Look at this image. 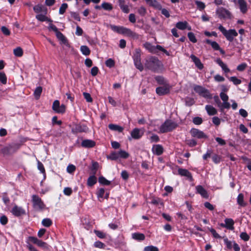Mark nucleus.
Returning a JSON list of instances; mask_svg holds the SVG:
<instances>
[{
    "label": "nucleus",
    "mask_w": 251,
    "mask_h": 251,
    "mask_svg": "<svg viewBox=\"0 0 251 251\" xmlns=\"http://www.w3.org/2000/svg\"><path fill=\"white\" fill-rule=\"evenodd\" d=\"M145 66L153 72H158L162 66V63L156 57L150 56L146 59Z\"/></svg>",
    "instance_id": "nucleus-1"
},
{
    "label": "nucleus",
    "mask_w": 251,
    "mask_h": 251,
    "mask_svg": "<svg viewBox=\"0 0 251 251\" xmlns=\"http://www.w3.org/2000/svg\"><path fill=\"white\" fill-rule=\"evenodd\" d=\"M178 126V124L171 120H166L160 126L159 131L160 133H167L175 129Z\"/></svg>",
    "instance_id": "nucleus-2"
},
{
    "label": "nucleus",
    "mask_w": 251,
    "mask_h": 251,
    "mask_svg": "<svg viewBox=\"0 0 251 251\" xmlns=\"http://www.w3.org/2000/svg\"><path fill=\"white\" fill-rule=\"evenodd\" d=\"M218 28L225 36L226 39L230 42H233L234 40V37H236L238 35V33L234 29H231L227 30L221 25H219Z\"/></svg>",
    "instance_id": "nucleus-3"
},
{
    "label": "nucleus",
    "mask_w": 251,
    "mask_h": 251,
    "mask_svg": "<svg viewBox=\"0 0 251 251\" xmlns=\"http://www.w3.org/2000/svg\"><path fill=\"white\" fill-rule=\"evenodd\" d=\"M32 202L33 203V207L36 211L42 210L45 207V205L43 201L38 195H32Z\"/></svg>",
    "instance_id": "nucleus-4"
},
{
    "label": "nucleus",
    "mask_w": 251,
    "mask_h": 251,
    "mask_svg": "<svg viewBox=\"0 0 251 251\" xmlns=\"http://www.w3.org/2000/svg\"><path fill=\"white\" fill-rule=\"evenodd\" d=\"M52 108L57 113H64L66 111V106L64 104L60 105L59 101L55 100L53 102Z\"/></svg>",
    "instance_id": "nucleus-5"
},
{
    "label": "nucleus",
    "mask_w": 251,
    "mask_h": 251,
    "mask_svg": "<svg viewBox=\"0 0 251 251\" xmlns=\"http://www.w3.org/2000/svg\"><path fill=\"white\" fill-rule=\"evenodd\" d=\"M28 241H30L35 244H36L38 246L44 248L48 249L49 245L45 242L42 241L37 238L35 237L29 236L28 238Z\"/></svg>",
    "instance_id": "nucleus-6"
},
{
    "label": "nucleus",
    "mask_w": 251,
    "mask_h": 251,
    "mask_svg": "<svg viewBox=\"0 0 251 251\" xmlns=\"http://www.w3.org/2000/svg\"><path fill=\"white\" fill-rule=\"evenodd\" d=\"M18 147L13 145L5 146L1 149V152L4 155H10L16 151Z\"/></svg>",
    "instance_id": "nucleus-7"
},
{
    "label": "nucleus",
    "mask_w": 251,
    "mask_h": 251,
    "mask_svg": "<svg viewBox=\"0 0 251 251\" xmlns=\"http://www.w3.org/2000/svg\"><path fill=\"white\" fill-rule=\"evenodd\" d=\"M190 133L193 137L198 139L207 138V136L202 131L197 128H192Z\"/></svg>",
    "instance_id": "nucleus-8"
},
{
    "label": "nucleus",
    "mask_w": 251,
    "mask_h": 251,
    "mask_svg": "<svg viewBox=\"0 0 251 251\" xmlns=\"http://www.w3.org/2000/svg\"><path fill=\"white\" fill-rule=\"evenodd\" d=\"M217 14L220 18H228L231 19V14L225 8H221L217 12Z\"/></svg>",
    "instance_id": "nucleus-9"
},
{
    "label": "nucleus",
    "mask_w": 251,
    "mask_h": 251,
    "mask_svg": "<svg viewBox=\"0 0 251 251\" xmlns=\"http://www.w3.org/2000/svg\"><path fill=\"white\" fill-rule=\"evenodd\" d=\"M144 134L143 130L135 128L131 132V137L135 139H140Z\"/></svg>",
    "instance_id": "nucleus-10"
},
{
    "label": "nucleus",
    "mask_w": 251,
    "mask_h": 251,
    "mask_svg": "<svg viewBox=\"0 0 251 251\" xmlns=\"http://www.w3.org/2000/svg\"><path fill=\"white\" fill-rule=\"evenodd\" d=\"M88 129L87 127L85 125H76L72 129V132L74 133L78 132H86Z\"/></svg>",
    "instance_id": "nucleus-11"
},
{
    "label": "nucleus",
    "mask_w": 251,
    "mask_h": 251,
    "mask_svg": "<svg viewBox=\"0 0 251 251\" xmlns=\"http://www.w3.org/2000/svg\"><path fill=\"white\" fill-rule=\"evenodd\" d=\"M11 212L12 214L16 217H19L21 215L25 214V210L22 207H18L17 205H15L12 208Z\"/></svg>",
    "instance_id": "nucleus-12"
},
{
    "label": "nucleus",
    "mask_w": 251,
    "mask_h": 251,
    "mask_svg": "<svg viewBox=\"0 0 251 251\" xmlns=\"http://www.w3.org/2000/svg\"><path fill=\"white\" fill-rule=\"evenodd\" d=\"M81 145L85 148H91L95 146L96 142L92 140L85 139L82 141Z\"/></svg>",
    "instance_id": "nucleus-13"
},
{
    "label": "nucleus",
    "mask_w": 251,
    "mask_h": 251,
    "mask_svg": "<svg viewBox=\"0 0 251 251\" xmlns=\"http://www.w3.org/2000/svg\"><path fill=\"white\" fill-rule=\"evenodd\" d=\"M33 10L36 13H41L45 15L47 13V8L42 4H37L34 6Z\"/></svg>",
    "instance_id": "nucleus-14"
},
{
    "label": "nucleus",
    "mask_w": 251,
    "mask_h": 251,
    "mask_svg": "<svg viewBox=\"0 0 251 251\" xmlns=\"http://www.w3.org/2000/svg\"><path fill=\"white\" fill-rule=\"evenodd\" d=\"M190 58L199 69L202 70L203 68V65L199 58L194 54H191Z\"/></svg>",
    "instance_id": "nucleus-15"
},
{
    "label": "nucleus",
    "mask_w": 251,
    "mask_h": 251,
    "mask_svg": "<svg viewBox=\"0 0 251 251\" xmlns=\"http://www.w3.org/2000/svg\"><path fill=\"white\" fill-rule=\"evenodd\" d=\"M57 38L60 40L64 45L67 47H70V44L68 42V40L64 36V35L59 31H58L55 33Z\"/></svg>",
    "instance_id": "nucleus-16"
},
{
    "label": "nucleus",
    "mask_w": 251,
    "mask_h": 251,
    "mask_svg": "<svg viewBox=\"0 0 251 251\" xmlns=\"http://www.w3.org/2000/svg\"><path fill=\"white\" fill-rule=\"evenodd\" d=\"M197 192L200 194L203 198H208V195L206 190L201 185H198L196 187Z\"/></svg>",
    "instance_id": "nucleus-17"
},
{
    "label": "nucleus",
    "mask_w": 251,
    "mask_h": 251,
    "mask_svg": "<svg viewBox=\"0 0 251 251\" xmlns=\"http://www.w3.org/2000/svg\"><path fill=\"white\" fill-rule=\"evenodd\" d=\"M150 6L158 10L161 9V5L156 0H145Z\"/></svg>",
    "instance_id": "nucleus-18"
},
{
    "label": "nucleus",
    "mask_w": 251,
    "mask_h": 251,
    "mask_svg": "<svg viewBox=\"0 0 251 251\" xmlns=\"http://www.w3.org/2000/svg\"><path fill=\"white\" fill-rule=\"evenodd\" d=\"M170 89L166 86H161L156 88V92L159 95H164L169 93Z\"/></svg>",
    "instance_id": "nucleus-19"
},
{
    "label": "nucleus",
    "mask_w": 251,
    "mask_h": 251,
    "mask_svg": "<svg viewBox=\"0 0 251 251\" xmlns=\"http://www.w3.org/2000/svg\"><path fill=\"white\" fill-rule=\"evenodd\" d=\"M178 173L179 175L181 176H184L187 177L190 180L192 179V176L190 172H189L187 170L179 168L178 169Z\"/></svg>",
    "instance_id": "nucleus-20"
},
{
    "label": "nucleus",
    "mask_w": 251,
    "mask_h": 251,
    "mask_svg": "<svg viewBox=\"0 0 251 251\" xmlns=\"http://www.w3.org/2000/svg\"><path fill=\"white\" fill-rule=\"evenodd\" d=\"M238 4L241 12L245 14L248 10L247 3L245 0H238Z\"/></svg>",
    "instance_id": "nucleus-21"
},
{
    "label": "nucleus",
    "mask_w": 251,
    "mask_h": 251,
    "mask_svg": "<svg viewBox=\"0 0 251 251\" xmlns=\"http://www.w3.org/2000/svg\"><path fill=\"white\" fill-rule=\"evenodd\" d=\"M111 28L113 31H116L118 33L125 35L126 31L127 28L125 27L124 26H119L114 25H111Z\"/></svg>",
    "instance_id": "nucleus-22"
},
{
    "label": "nucleus",
    "mask_w": 251,
    "mask_h": 251,
    "mask_svg": "<svg viewBox=\"0 0 251 251\" xmlns=\"http://www.w3.org/2000/svg\"><path fill=\"white\" fill-rule=\"evenodd\" d=\"M152 151L157 155H160L163 152V147L160 145H154L152 148Z\"/></svg>",
    "instance_id": "nucleus-23"
},
{
    "label": "nucleus",
    "mask_w": 251,
    "mask_h": 251,
    "mask_svg": "<svg viewBox=\"0 0 251 251\" xmlns=\"http://www.w3.org/2000/svg\"><path fill=\"white\" fill-rule=\"evenodd\" d=\"M119 6L123 12L128 13L129 12V9L128 5L125 4L124 0H119Z\"/></svg>",
    "instance_id": "nucleus-24"
},
{
    "label": "nucleus",
    "mask_w": 251,
    "mask_h": 251,
    "mask_svg": "<svg viewBox=\"0 0 251 251\" xmlns=\"http://www.w3.org/2000/svg\"><path fill=\"white\" fill-rule=\"evenodd\" d=\"M225 226H226V228L230 229L233 230L234 229V221L230 218H226L225 220Z\"/></svg>",
    "instance_id": "nucleus-25"
},
{
    "label": "nucleus",
    "mask_w": 251,
    "mask_h": 251,
    "mask_svg": "<svg viewBox=\"0 0 251 251\" xmlns=\"http://www.w3.org/2000/svg\"><path fill=\"white\" fill-rule=\"evenodd\" d=\"M216 62L222 68L225 73H227L230 72V70L228 68L226 65L225 64L220 58L217 59Z\"/></svg>",
    "instance_id": "nucleus-26"
},
{
    "label": "nucleus",
    "mask_w": 251,
    "mask_h": 251,
    "mask_svg": "<svg viewBox=\"0 0 251 251\" xmlns=\"http://www.w3.org/2000/svg\"><path fill=\"white\" fill-rule=\"evenodd\" d=\"M205 109L209 115H214L217 113V110L212 105H206Z\"/></svg>",
    "instance_id": "nucleus-27"
},
{
    "label": "nucleus",
    "mask_w": 251,
    "mask_h": 251,
    "mask_svg": "<svg viewBox=\"0 0 251 251\" xmlns=\"http://www.w3.org/2000/svg\"><path fill=\"white\" fill-rule=\"evenodd\" d=\"M133 239L138 241H143L145 239V235L143 233L136 232L132 234Z\"/></svg>",
    "instance_id": "nucleus-28"
},
{
    "label": "nucleus",
    "mask_w": 251,
    "mask_h": 251,
    "mask_svg": "<svg viewBox=\"0 0 251 251\" xmlns=\"http://www.w3.org/2000/svg\"><path fill=\"white\" fill-rule=\"evenodd\" d=\"M237 201L238 204L242 207H245L247 205V203L244 202V195L242 193H240L238 195L237 199Z\"/></svg>",
    "instance_id": "nucleus-29"
},
{
    "label": "nucleus",
    "mask_w": 251,
    "mask_h": 251,
    "mask_svg": "<svg viewBox=\"0 0 251 251\" xmlns=\"http://www.w3.org/2000/svg\"><path fill=\"white\" fill-rule=\"evenodd\" d=\"M125 35L133 38L138 39L139 38V35L136 33L132 31L130 29L127 28Z\"/></svg>",
    "instance_id": "nucleus-30"
},
{
    "label": "nucleus",
    "mask_w": 251,
    "mask_h": 251,
    "mask_svg": "<svg viewBox=\"0 0 251 251\" xmlns=\"http://www.w3.org/2000/svg\"><path fill=\"white\" fill-rule=\"evenodd\" d=\"M108 127L112 130L118 131L119 132H122L124 130L123 127L122 126L112 124L108 125Z\"/></svg>",
    "instance_id": "nucleus-31"
},
{
    "label": "nucleus",
    "mask_w": 251,
    "mask_h": 251,
    "mask_svg": "<svg viewBox=\"0 0 251 251\" xmlns=\"http://www.w3.org/2000/svg\"><path fill=\"white\" fill-rule=\"evenodd\" d=\"M97 183V177L94 175H92L87 179V184L89 186H93Z\"/></svg>",
    "instance_id": "nucleus-32"
},
{
    "label": "nucleus",
    "mask_w": 251,
    "mask_h": 251,
    "mask_svg": "<svg viewBox=\"0 0 251 251\" xmlns=\"http://www.w3.org/2000/svg\"><path fill=\"white\" fill-rule=\"evenodd\" d=\"M36 18L39 21L44 22V21H48L50 23L52 22V20L50 19H49L46 15L43 14H38L36 16Z\"/></svg>",
    "instance_id": "nucleus-33"
},
{
    "label": "nucleus",
    "mask_w": 251,
    "mask_h": 251,
    "mask_svg": "<svg viewBox=\"0 0 251 251\" xmlns=\"http://www.w3.org/2000/svg\"><path fill=\"white\" fill-rule=\"evenodd\" d=\"M206 43L211 46L212 48L216 50H218L220 49V47L219 44L215 41H211L209 39L206 40Z\"/></svg>",
    "instance_id": "nucleus-34"
},
{
    "label": "nucleus",
    "mask_w": 251,
    "mask_h": 251,
    "mask_svg": "<svg viewBox=\"0 0 251 251\" xmlns=\"http://www.w3.org/2000/svg\"><path fill=\"white\" fill-rule=\"evenodd\" d=\"M134 62L141 60V50L140 49H136L133 55Z\"/></svg>",
    "instance_id": "nucleus-35"
},
{
    "label": "nucleus",
    "mask_w": 251,
    "mask_h": 251,
    "mask_svg": "<svg viewBox=\"0 0 251 251\" xmlns=\"http://www.w3.org/2000/svg\"><path fill=\"white\" fill-rule=\"evenodd\" d=\"M144 47L151 52H155V47L152 46L151 43L146 42L144 44Z\"/></svg>",
    "instance_id": "nucleus-36"
},
{
    "label": "nucleus",
    "mask_w": 251,
    "mask_h": 251,
    "mask_svg": "<svg viewBox=\"0 0 251 251\" xmlns=\"http://www.w3.org/2000/svg\"><path fill=\"white\" fill-rule=\"evenodd\" d=\"M188 23L185 22H179L176 23V26L179 29L184 30L187 28Z\"/></svg>",
    "instance_id": "nucleus-37"
},
{
    "label": "nucleus",
    "mask_w": 251,
    "mask_h": 251,
    "mask_svg": "<svg viewBox=\"0 0 251 251\" xmlns=\"http://www.w3.org/2000/svg\"><path fill=\"white\" fill-rule=\"evenodd\" d=\"M119 158L118 152L116 151H112L107 156V158L111 160H116Z\"/></svg>",
    "instance_id": "nucleus-38"
},
{
    "label": "nucleus",
    "mask_w": 251,
    "mask_h": 251,
    "mask_svg": "<svg viewBox=\"0 0 251 251\" xmlns=\"http://www.w3.org/2000/svg\"><path fill=\"white\" fill-rule=\"evenodd\" d=\"M194 91L201 95V94L203 93V91H206V89L201 86L196 85L194 87Z\"/></svg>",
    "instance_id": "nucleus-39"
},
{
    "label": "nucleus",
    "mask_w": 251,
    "mask_h": 251,
    "mask_svg": "<svg viewBox=\"0 0 251 251\" xmlns=\"http://www.w3.org/2000/svg\"><path fill=\"white\" fill-rule=\"evenodd\" d=\"M101 7L102 8H103L105 10L107 11H111L113 9V6L112 4L106 2H103L101 5Z\"/></svg>",
    "instance_id": "nucleus-40"
},
{
    "label": "nucleus",
    "mask_w": 251,
    "mask_h": 251,
    "mask_svg": "<svg viewBox=\"0 0 251 251\" xmlns=\"http://www.w3.org/2000/svg\"><path fill=\"white\" fill-rule=\"evenodd\" d=\"M99 165L97 162H93L91 168V173L92 175L95 176L97 173V171L99 168Z\"/></svg>",
    "instance_id": "nucleus-41"
},
{
    "label": "nucleus",
    "mask_w": 251,
    "mask_h": 251,
    "mask_svg": "<svg viewBox=\"0 0 251 251\" xmlns=\"http://www.w3.org/2000/svg\"><path fill=\"white\" fill-rule=\"evenodd\" d=\"M42 92V88L41 86H39L36 88L34 92V95L36 100L39 99L40 95Z\"/></svg>",
    "instance_id": "nucleus-42"
},
{
    "label": "nucleus",
    "mask_w": 251,
    "mask_h": 251,
    "mask_svg": "<svg viewBox=\"0 0 251 251\" xmlns=\"http://www.w3.org/2000/svg\"><path fill=\"white\" fill-rule=\"evenodd\" d=\"M99 182L103 185H109L111 182L107 180L104 176H101L99 178Z\"/></svg>",
    "instance_id": "nucleus-43"
},
{
    "label": "nucleus",
    "mask_w": 251,
    "mask_h": 251,
    "mask_svg": "<svg viewBox=\"0 0 251 251\" xmlns=\"http://www.w3.org/2000/svg\"><path fill=\"white\" fill-rule=\"evenodd\" d=\"M80 50L82 53L85 55H88L90 53V50L86 46H81Z\"/></svg>",
    "instance_id": "nucleus-44"
},
{
    "label": "nucleus",
    "mask_w": 251,
    "mask_h": 251,
    "mask_svg": "<svg viewBox=\"0 0 251 251\" xmlns=\"http://www.w3.org/2000/svg\"><path fill=\"white\" fill-rule=\"evenodd\" d=\"M14 55L16 56L21 57L23 54V51L21 47H17L13 50Z\"/></svg>",
    "instance_id": "nucleus-45"
},
{
    "label": "nucleus",
    "mask_w": 251,
    "mask_h": 251,
    "mask_svg": "<svg viewBox=\"0 0 251 251\" xmlns=\"http://www.w3.org/2000/svg\"><path fill=\"white\" fill-rule=\"evenodd\" d=\"M118 152L119 157H120L122 158L126 159L129 156V154L128 153H127V152H126L125 151H123V150H121Z\"/></svg>",
    "instance_id": "nucleus-46"
},
{
    "label": "nucleus",
    "mask_w": 251,
    "mask_h": 251,
    "mask_svg": "<svg viewBox=\"0 0 251 251\" xmlns=\"http://www.w3.org/2000/svg\"><path fill=\"white\" fill-rule=\"evenodd\" d=\"M0 82L2 84H6L7 83V77L4 72H0Z\"/></svg>",
    "instance_id": "nucleus-47"
},
{
    "label": "nucleus",
    "mask_w": 251,
    "mask_h": 251,
    "mask_svg": "<svg viewBox=\"0 0 251 251\" xmlns=\"http://www.w3.org/2000/svg\"><path fill=\"white\" fill-rule=\"evenodd\" d=\"M42 225L46 227H49L52 224V221L50 219L45 218L42 220Z\"/></svg>",
    "instance_id": "nucleus-48"
},
{
    "label": "nucleus",
    "mask_w": 251,
    "mask_h": 251,
    "mask_svg": "<svg viewBox=\"0 0 251 251\" xmlns=\"http://www.w3.org/2000/svg\"><path fill=\"white\" fill-rule=\"evenodd\" d=\"M188 37L189 40L192 43H195L197 42V40L195 37V35L193 32H189L188 33Z\"/></svg>",
    "instance_id": "nucleus-49"
},
{
    "label": "nucleus",
    "mask_w": 251,
    "mask_h": 251,
    "mask_svg": "<svg viewBox=\"0 0 251 251\" xmlns=\"http://www.w3.org/2000/svg\"><path fill=\"white\" fill-rule=\"evenodd\" d=\"M228 78L229 80L232 81L235 85H238L241 83V80L236 76H231Z\"/></svg>",
    "instance_id": "nucleus-50"
},
{
    "label": "nucleus",
    "mask_w": 251,
    "mask_h": 251,
    "mask_svg": "<svg viewBox=\"0 0 251 251\" xmlns=\"http://www.w3.org/2000/svg\"><path fill=\"white\" fill-rule=\"evenodd\" d=\"M68 8V4L66 3H64L63 4H62V5H61L60 8H59V13L60 14H63L65 11H66V10Z\"/></svg>",
    "instance_id": "nucleus-51"
},
{
    "label": "nucleus",
    "mask_w": 251,
    "mask_h": 251,
    "mask_svg": "<svg viewBox=\"0 0 251 251\" xmlns=\"http://www.w3.org/2000/svg\"><path fill=\"white\" fill-rule=\"evenodd\" d=\"M94 233L100 238L102 239L106 237V234L101 231L95 230Z\"/></svg>",
    "instance_id": "nucleus-52"
},
{
    "label": "nucleus",
    "mask_w": 251,
    "mask_h": 251,
    "mask_svg": "<svg viewBox=\"0 0 251 251\" xmlns=\"http://www.w3.org/2000/svg\"><path fill=\"white\" fill-rule=\"evenodd\" d=\"M195 3L197 6L198 8L200 10H202L204 9L205 5L203 2H202L201 1L196 0V1H195Z\"/></svg>",
    "instance_id": "nucleus-53"
},
{
    "label": "nucleus",
    "mask_w": 251,
    "mask_h": 251,
    "mask_svg": "<svg viewBox=\"0 0 251 251\" xmlns=\"http://www.w3.org/2000/svg\"><path fill=\"white\" fill-rule=\"evenodd\" d=\"M208 229L211 232L214 238H218V239H220L222 238V237L220 235H219V234H218L217 233L216 231L214 228L208 227Z\"/></svg>",
    "instance_id": "nucleus-54"
},
{
    "label": "nucleus",
    "mask_w": 251,
    "mask_h": 251,
    "mask_svg": "<svg viewBox=\"0 0 251 251\" xmlns=\"http://www.w3.org/2000/svg\"><path fill=\"white\" fill-rule=\"evenodd\" d=\"M230 107V103L228 102V101H224L222 104H221V106L220 107L221 111H223L224 109H229Z\"/></svg>",
    "instance_id": "nucleus-55"
},
{
    "label": "nucleus",
    "mask_w": 251,
    "mask_h": 251,
    "mask_svg": "<svg viewBox=\"0 0 251 251\" xmlns=\"http://www.w3.org/2000/svg\"><path fill=\"white\" fill-rule=\"evenodd\" d=\"M240 237L244 241H248L250 239L249 235L245 232H242L240 235Z\"/></svg>",
    "instance_id": "nucleus-56"
},
{
    "label": "nucleus",
    "mask_w": 251,
    "mask_h": 251,
    "mask_svg": "<svg viewBox=\"0 0 251 251\" xmlns=\"http://www.w3.org/2000/svg\"><path fill=\"white\" fill-rule=\"evenodd\" d=\"M83 95L87 102H91L93 101V99L89 93L87 92H83Z\"/></svg>",
    "instance_id": "nucleus-57"
},
{
    "label": "nucleus",
    "mask_w": 251,
    "mask_h": 251,
    "mask_svg": "<svg viewBox=\"0 0 251 251\" xmlns=\"http://www.w3.org/2000/svg\"><path fill=\"white\" fill-rule=\"evenodd\" d=\"M37 167L39 170L40 171L41 173L45 175V169L44 168L43 164L39 161L37 162Z\"/></svg>",
    "instance_id": "nucleus-58"
},
{
    "label": "nucleus",
    "mask_w": 251,
    "mask_h": 251,
    "mask_svg": "<svg viewBox=\"0 0 251 251\" xmlns=\"http://www.w3.org/2000/svg\"><path fill=\"white\" fill-rule=\"evenodd\" d=\"M105 65L107 67L111 68L114 66L115 62L112 59L109 58L106 61Z\"/></svg>",
    "instance_id": "nucleus-59"
},
{
    "label": "nucleus",
    "mask_w": 251,
    "mask_h": 251,
    "mask_svg": "<svg viewBox=\"0 0 251 251\" xmlns=\"http://www.w3.org/2000/svg\"><path fill=\"white\" fill-rule=\"evenodd\" d=\"M143 251H159L158 249L153 246H149L146 247Z\"/></svg>",
    "instance_id": "nucleus-60"
},
{
    "label": "nucleus",
    "mask_w": 251,
    "mask_h": 251,
    "mask_svg": "<svg viewBox=\"0 0 251 251\" xmlns=\"http://www.w3.org/2000/svg\"><path fill=\"white\" fill-rule=\"evenodd\" d=\"M193 122L195 125H200L202 123V119L200 117H196L193 118Z\"/></svg>",
    "instance_id": "nucleus-61"
},
{
    "label": "nucleus",
    "mask_w": 251,
    "mask_h": 251,
    "mask_svg": "<svg viewBox=\"0 0 251 251\" xmlns=\"http://www.w3.org/2000/svg\"><path fill=\"white\" fill-rule=\"evenodd\" d=\"M134 65L137 69L139 70L140 71H142L144 69L143 65L141 62V60L138 61L134 62Z\"/></svg>",
    "instance_id": "nucleus-62"
},
{
    "label": "nucleus",
    "mask_w": 251,
    "mask_h": 251,
    "mask_svg": "<svg viewBox=\"0 0 251 251\" xmlns=\"http://www.w3.org/2000/svg\"><path fill=\"white\" fill-rule=\"evenodd\" d=\"M212 159L215 163L218 164L220 162L221 158L220 155L214 154L213 156H212Z\"/></svg>",
    "instance_id": "nucleus-63"
},
{
    "label": "nucleus",
    "mask_w": 251,
    "mask_h": 251,
    "mask_svg": "<svg viewBox=\"0 0 251 251\" xmlns=\"http://www.w3.org/2000/svg\"><path fill=\"white\" fill-rule=\"evenodd\" d=\"M94 246L100 249H104L105 245L100 241H98L95 242Z\"/></svg>",
    "instance_id": "nucleus-64"
}]
</instances>
